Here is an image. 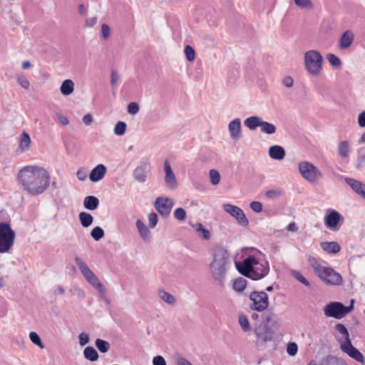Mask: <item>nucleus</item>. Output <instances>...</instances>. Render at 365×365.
I'll use <instances>...</instances> for the list:
<instances>
[{
  "label": "nucleus",
  "instance_id": "obj_1",
  "mask_svg": "<svg viewBox=\"0 0 365 365\" xmlns=\"http://www.w3.org/2000/svg\"><path fill=\"white\" fill-rule=\"evenodd\" d=\"M17 180L24 191L31 195H38L48 187L50 174L42 167L26 165L19 171Z\"/></svg>",
  "mask_w": 365,
  "mask_h": 365
},
{
  "label": "nucleus",
  "instance_id": "obj_2",
  "mask_svg": "<svg viewBox=\"0 0 365 365\" xmlns=\"http://www.w3.org/2000/svg\"><path fill=\"white\" fill-rule=\"evenodd\" d=\"M230 263V255L225 248L215 246L212 249V260L209 268L212 277L220 286L224 284Z\"/></svg>",
  "mask_w": 365,
  "mask_h": 365
},
{
  "label": "nucleus",
  "instance_id": "obj_3",
  "mask_svg": "<svg viewBox=\"0 0 365 365\" xmlns=\"http://www.w3.org/2000/svg\"><path fill=\"white\" fill-rule=\"evenodd\" d=\"M307 259L317 276L326 284L339 285L342 282L340 274L333 269L322 266L319 259L312 255H307Z\"/></svg>",
  "mask_w": 365,
  "mask_h": 365
},
{
  "label": "nucleus",
  "instance_id": "obj_4",
  "mask_svg": "<svg viewBox=\"0 0 365 365\" xmlns=\"http://www.w3.org/2000/svg\"><path fill=\"white\" fill-rule=\"evenodd\" d=\"M238 270L244 276L257 280L267 274L269 267L259 263L253 256H249L238 267Z\"/></svg>",
  "mask_w": 365,
  "mask_h": 365
},
{
  "label": "nucleus",
  "instance_id": "obj_5",
  "mask_svg": "<svg viewBox=\"0 0 365 365\" xmlns=\"http://www.w3.org/2000/svg\"><path fill=\"white\" fill-rule=\"evenodd\" d=\"M304 68L313 76H319L322 71L324 58L317 50H309L304 53Z\"/></svg>",
  "mask_w": 365,
  "mask_h": 365
},
{
  "label": "nucleus",
  "instance_id": "obj_6",
  "mask_svg": "<svg viewBox=\"0 0 365 365\" xmlns=\"http://www.w3.org/2000/svg\"><path fill=\"white\" fill-rule=\"evenodd\" d=\"M75 262L86 281L96 287L101 293H104L106 292L104 285L100 282L99 279L88 267L86 263L78 257L75 258Z\"/></svg>",
  "mask_w": 365,
  "mask_h": 365
},
{
  "label": "nucleus",
  "instance_id": "obj_7",
  "mask_svg": "<svg viewBox=\"0 0 365 365\" xmlns=\"http://www.w3.org/2000/svg\"><path fill=\"white\" fill-rule=\"evenodd\" d=\"M75 262L86 281L96 287L101 293H104L106 292L104 285L100 282L99 279L88 267L86 263L78 257L75 258Z\"/></svg>",
  "mask_w": 365,
  "mask_h": 365
},
{
  "label": "nucleus",
  "instance_id": "obj_8",
  "mask_svg": "<svg viewBox=\"0 0 365 365\" xmlns=\"http://www.w3.org/2000/svg\"><path fill=\"white\" fill-rule=\"evenodd\" d=\"M75 262L86 281L96 287L101 293H104L106 292L104 285L100 282L99 279L88 267L86 263L78 257L75 258Z\"/></svg>",
  "mask_w": 365,
  "mask_h": 365
},
{
  "label": "nucleus",
  "instance_id": "obj_9",
  "mask_svg": "<svg viewBox=\"0 0 365 365\" xmlns=\"http://www.w3.org/2000/svg\"><path fill=\"white\" fill-rule=\"evenodd\" d=\"M15 240V232L10 225L0 222V253L8 252L13 247Z\"/></svg>",
  "mask_w": 365,
  "mask_h": 365
},
{
  "label": "nucleus",
  "instance_id": "obj_10",
  "mask_svg": "<svg viewBox=\"0 0 365 365\" xmlns=\"http://www.w3.org/2000/svg\"><path fill=\"white\" fill-rule=\"evenodd\" d=\"M354 302V300L351 299V304L347 307L340 302H330L324 307V314L327 317H333L338 319H341L353 309Z\"/></svg>",
  "mask_w": 365,
  "mask_h": 365
},
{
  "label": "nucleus",
  "instance_id": "obj_11",
  "mask_svg": "<svg viewBox=\"0 0 365 365\" xmlns=\"http://www.w3.org/2000/svg\"><path fill=\"white\" fill-rule=\"evenodd\" d=\"M299 170L302 176L312 183L316 182L322 176V172L312 163L307 161L299 163Z\"/></svg>",
  "mask_w": 365,
  "mask_h": 365
},
{
  "label": "nucleus",
  "instance_id": "obj_12",
  "mask_svg": "<svg viewBox=\"0 0 365 365\" xmlns=\"http://www.w3.org/2000/svg\"><path fill=\"white\" fill-rule=\"evenodd\" d=\"M249 298L252 302L250 305L252 310L263 312L269 305L268 295L265 292H252Z\"/></svg>",
  "mask_w": 365,
  "mask_h": 365
},
{
  "label": "nucleus",
  "instance_id": "obj_13",
  "mask_svg": "<svg viewBox=\"0 0 365 365\" xmlns=\"http://www.w3.org/2000/svg\"><path fill=\"white\" fill-rule=\"evenodd\" d=\"M223 210L234 217L240 225L246 227L249 225V220L240 207L231 204H225Z\"/></svg>",
  "mask_w": 365,
  "mask_h": 365
},
{
  "label": "nucleus",
  "instance_id": "obj_14",
  "mask_svg": "<svg viewBox=\"0 0 365 365\" xmlns=\"http://www.w3.org/2000/svg\"><path fill=\"white\" fill-rule=\"evenodd\" d=\"M163 167L165 171L164 180L165 186L170 190H175L178 186V182L175 175L173 173L172 168L168 160L164 162Z\"/></svg>",
  "mask_w": 365,
  "mask_h": 365
},
{
  "label": "nucleus",
  "instance_id": "obj_15",
  "mask_svg": "<svg viewBox=\"0 0 365 365\" xmlns=\"http://www.w3.org/2000/svg\"><path fill=\"white\" fill-rule=\"evenodd\" d=\"M173 206L172 200L169 198L158 197L155 202V207L163 217H168Z\"/></svg>",
  "mask_w": 365,
  "mask_h": 365
},
{
  "label": "nucleus",
  "instance_id": "obj_16",
  "mask_svg": "<svg viewBox=\"0 0 365 365\" xmlns=\"http://www.w3.org/2000/svg\"><path fill=\"white\" fill-rule=\"evenodd\" d=\"M341 218L339 212L329 210L328 214L324 217V224L329 230L336 231L339 230L338 225Z\"/></svg>",
  "mask_w": 365,
  "mask_h": 365
},
{
  "label": "nucleus",
  "instance_id": "obj_17",
  "mask_svg": "<svg viewBox=\"0 0 365 365\" xmlns=\"http://www.w3.org/2000/svg\"><path fill=\"white\" fill-rule=\"evenodd\" d=\"M341 348L344 352H346L349 356L356 361L359 362H364L363 355L358 349L352 346L349 338H347V340L341 344Z\"/></svg>",
  "mask_w": 365,
  "mask_h": 365
},
{
  "label": "nucleus",
  "instance_id": "obj_18",
  "mask_svg": "<svg viewBox=\"0 0 365 365\" xmlns=\"http://www.w3.org/2000/svg\"><path fill=\"white\" fill-rule=\"evenodd\" d=\"M345 181L356 194L365 200V184L349 178H345Z\"/></svg>",
  "mask_w": 365,
  "mask_h": 365
},
{
  "label": "nucleus",
  "instance_id": "obj_19",
  "mask_svg": "<svg viewBox=\"0 0 365 365\" xmlns=\"http://www.w3.org/2000/svg\"><path fill=\"white\" fill-rule=\"evenodd\" d=\"M228 130L232 139L239 140L241 135V120L240 118H235L232 120L228 125Z\"/></svg>",
  "mask_w": 365,
  "mask_h": 365
},
{
  "label": "nucleus",
  "instance_id": "obj_20",
  "mask_svg": "<svg viewBox=\"0 0 365 365\" xmlns=\"http://www.w3.org/2000/svg\"><path fill=\"white\" fill-rule=\"evenodd\" d=\"M106 167L103 164H99L95 167L91 172L89 178L92 182H98L103 178L106 173Z\"/></svg>",
  "mask_w": 365,
  "mask_h": 365
},
{
  "label": "nucleus",
  "instance_id": "obj_21",
  "mask_svg": "<svg viewBox=\"0 0 365 365\" xmlns=\"http://www.w3.org/2000/svg\"><path fill=\"white\" fill-rule=\"evenodd\" d=\"M354 41V34L351 31L347 30L340 37L339 47L341 49L349 48Z\"/></svg>",
  "mask_w": 365,
  "mask_h": 365
},
{
  "label": "nucleus",
  "instance_id": "obj_22",
  "mask_svg": "<svg viewBox=\"0 0 365 365\" xmlns=\"http://www.w3.org/2000/svg\"><path fill=\"white\" fill-rule=\"evenodd\" d=\"M255 333L257 337L264 341H271L273 338V331L268 327V325L257 328Z\"/></svg>",
  "mask_w": 365,
  "mask_h": 365
},
{
  "label": "nucleus",
  "instance_id": "obj_23",
  "mask_svg": "<svg viewBox=\"0 0 365 365\" xmlns=\"http://www.w3.org/2000/svg\"><path fill=\"white\" fill-rule=\"evenodd\" d=\"M285 150L280 145H272L269 149V155L274 160H281L285 157Z\"/></svg>",
  "mask_w": 365,
  "mask_h": 365
},
{
  "label": "nucleus",
  "instance_id": "obj_24",
  "mask_svg": "<svg viewBox=\"0 0 365 365\" xmlns=\"http://www.w3.org/2000/svg\"><path fill=\"white\" fill-rule=\"evenodd\" d=\"M321 247L329 254H336L341 250L339 245L336 242H323L321 243Z\"/></svg>",
  "mask_w": 365,
  "mask_h": 365
},
{
  "label": "nucleus",
  "instance_id": "obj_25",
  "mask_svg": "<svg viewBox=\"0 0 365 365\" xmlns=\"http://www.w3.org/2000/svg\"><path fill=\"white\" fill-rule=\"evenodd\" d=\"M31 142V140L29 135L26 132H23L20 135L19 145V148L21 153L26 152L29 150Z\"/></svg>",
  "mask_w": 365,
  "mask_h": 365
},
{
  "label": "nucleus",
  "instance_id": "obj_26",
  "mask_svg": "<svg viewBox=\"0 0 365 365\" xmlns=\"http://www.w3.org/2000/svg\"><path fill=\"white\" fill-rule=\"evenodd\" d=\"M136 227L139 232L140 237L145 241H149L151 238L150 232L147 226L140 220H138L136 221Z\"/></svg>",
  "mask_w": 365,
  "mask_h": 365
},
{
  "label": "nucleus",
  "instance_id": "obj_27",
  "mask_svg": "<svg viewBox=\"0 0 365 365\" xmlns=\"http://www.w3.org/2000/svg\"><path fill=\"white\" fill-rule=\"evenodd\" d=\"M83 205L88 210H94L98 207L99 200L95 196H87L84 198Z\"/></svg>",
  "mask_w": 365,
  "mask_h": 365
},
{
  "label": "nucleus",
  "instance_id": "obj_28",
  "mask_svg": "<svg viewBox=\"0 0 365 365\" xmlns=\"http://www.w3.org/2000/svg\"><path fill=\"white\" fill-rule=\"evenodd\" d=\"M262 120L257 116H251L245 120V125L250 130H255L260 127Z\"/></svg>",
  "mask_w": 365,
  "mask_h": 365
},
{
  "label": "nucleus",
  "instance_id": "obj_29",
  "mask_svg": "<svg viewBox=\"0 0 365 365\" xmlns=\"http://www.w3.org/2000/svg\"><path fill=\"white\" fill-rule=\"evenodd\" d=\"M74 91V83L70 80L67 79L63 81L61 86V92L64 96H68L71 94Z\"/></svg>",
  "mask_w": 365,
  "mask_h": 365
},
{
  "label": "nucleus",
  "instance_id": "obj_30",
  "mask_svg": "<svg viewBox=\"0 0 365 365\" xmlns=\"http://www.w3.org/2000/svg\"><path fill=\"white\" fill-rule=\"evenodd\" d=\"M338 153L339 155L343 158L349 157L350 153V147L348 140H343L339 143Z\"/></svg>",
  "mask_w": 365,
  "mask_h": 365
},
{
  "label": "nucleus",
  "instance_id": "obj_31",
  "mask_svg": "<svg viewBox=\"0 0 365 365\" xmlns=\"http://www.w3.org/2000/svg\"><path fill=\"white\" fill-rule=\"evenodd\" d=\"M79 220L83 227H88L92 225L93 222V217L91 214L88 212H81L79 214Z\"/></svg>",
  "mask_w": 365,
  "mask_h": 365
},
{
  "label": "nucleus",
  "instance_id": "obj_32",
  "mask_svg": "<svg viewBox=\"0 0 365 365\" xmlns=\"http://www.w3.org/2000/svg\"><path fill=\"white\" fill-rule=\"evenodd\" d=\"M134 176L138 181L140 182H145L147 178V171L145 170V167L140 165L136 168V169L134 170Z\"/></svg>",
  "mask_w": 365,
  "mask_h": 365
},
{
  "label": "nucleus",
  "instance_id": "obj_33",
  "mask_svg": "<svg viewBox=\"0 0 365 365\" xmlns=\"http://www.w3.org/2000/svg\"><path fill=\"white\" fill-rule=\"evenodd\" d=\"M83 354L86 359L94 361L98 360V354L97 351L92 346H87L83 351Z\"/></svg>",
  "mask_w": 365,
  "mask_h": 365
},
{
  "label": "nucleus",
  "instance_id": "obj_34",
  "mask_svg": "<svg viewBox=\"0 0 365 365\" xmlns=\"http://www.w3.org/2000/svg\"><path fill=\"white\" fill-rule=\"evenodd\" d=\"M158 295L162 300H163L168 304L173 305L176 302L175 297L173 294L165 290H160L158 292Z\"/></svg>",
  "mask_w": 365,
  "mask_h": 365
},
{
  "label": "nucleus",
  "instance_id": "obj_35",
  "mask_svg": "<svg viewBox=\"0 0 365 365\" xmlns=\"http://www.w3.org/2000/svg\"><path fill=\"white\" fill-rule=\"evenodd\" d=\"M322 365H346L343 361L333 356H327L322 359Z\"/></svg>",
  "mask_w": 365,
  "mask_h": 365
},
{
  "label": "nucleus",
  "instance_id": "obj_36",
  "mask_svg": "<svg viewBox=\"0 0 365 365\" xmlns=\"http://www.w3.org/2000/svg\"><path fill=\"white\" fill-rule=\"evenodd\" d=\"M260 128L262 133L267 134H273L276 132V127L274 125L263 120L261 123Z\"/></svg>",
  "mask_w": 365,
  "mask_h": 365
},
{
  "label": "nucleus",
  "instance_id": "obj_37",
  "mask_svg": "<svg viewBox=\"0 0 365 365\" xmlns=\"http://www.w3.org/2000/svg\"><path fill=\"white\" fill-rule=\"evenodd\" d=\"M96 346L101 353H106L110 347L109 342L101 339L96 340Z\"/></svg>",
  "mask_w": 365,
  "mask_h": 365
},
{
  "label": "nucleus",
  "instance_id": "obj_38",
  "mask_svg": "<svg viewBox=\"0 0 365 365\" xmlns=\"http://www.w3.org/2000/svg\"><path fill=\"white\" fill-rule=\"evenodd\" d=\"M247 286V280L243 277H239L233 283V289L237 292H242Z\"/></svg>",
  "mask_w": 365,
  "mask_h": 365
},
{
  "label": "nucleus",
  "instance_id": "obj_39",
  "mask_svg": "<svg viewBox=\"0 0 365 365\" xmlns=\"http://www.w3.org/2000/svg\"><path fill=\"white\" fill-rule=\"evenodd\" d=\"M357 165L356 167L360 168L364 166L365 163V147L359 148L357 150Z\"/></svg>",
  "mask_w": 365,
  "mask_h": 365
},
{
  "label": "nucleus",
  "instance_id": "obj_40",
  "mask_svg": "<svg viewBox=\"0 0 365 365\" xmlns=\"http://www.w3.org/2000/svg\"><path fill=\"white\" fill-rule=\"evenodd\" d=\"M91 237L96 241L104 237V231L101 227H95L91 232Z\"/></svg>",
  "mask_w": 365,
  "mask_h": 365
},
{
  "label": "nucleus",
  "instance_id": "obj_41",
  "mask_svg": "<svg viewBox=\"0 0 365 365\" xmlns=\"http://www.w3.org/2000/svg\"><path fill=\"white\" fill-rule=\"evenodd\" d=\"M209 175H210V182L213 185H216L220 182V175L217 170H214V169L210 170V173H209Z\"/></svg>",
  "mask_w": 365,
  "mask_h": 365
},
{
  "label": "nucleus",
  "instance_id": "obj_42",
  "mask_svg": "<svg viewBox=\"0 0 365 365\" xmlns=\"http://www.w3.org/2000/svg\"><path fill=\"white\" fill-rule=\"evenodd\" d=\"M126 123L122 121H119L116 123L114 128V133L117 135H123L125 133Z\"/></svg>",
  "mask_w": 365,
  "mask_h": 365
},
{
  "label": "nucleus",
  "instance_id": "obj_43",
  "mask_svg": "<svg viewBox=\"0 0 365 365\" xmlns=\"http://www.w3.org/2000/svg\"><path fill=\"white\" fill-rule=\"evenodd\" d=\"M197 232L199 235H202L204 240H209L210 238V232L207 230L201 223L197 225Z\"/></svg>",
  "mask_w": 365,
  "mask_h": 365
},
{
  "label": "nucleus",
  "instance_id": "obj_44",
  "mask_svg": "<svg viewBox=\"0 0 365 365\" xmlns=\"http://www.w3.org/2000/svg\"><path fill=\"white\" fill-rule=\"evenodd\" d=\"M239 324L244 331L247 332L250 331V325L247 317L244 315L240 316Z\"/></svg>",
  "mask_w": 365,
  "mask_h": 365
},
{
  "label": "nucleus",
  "instance_id": "obj_45",
  "mask_svg": "<svg viewBox=\"0 0 365 365\" xmlns=\"http://www.w3.org/2000/svg\"><path fill=\"white\" fill-rule=\"evenodd\" d=\"M295 4L301 9H311L314 4L311 0H294Z\"/></svg>",
  "mask_w": 365,
  "mask_h": 365
},
{
  "label": "nucleus",
  "instance_id": "obj_46",
  "mask_svg": "<svg viewBox=\"0 0 365 365\" xmlns=\"http://www.w3.org/2000/svg\"><path fill=\"white\" fill-rule=\"evenodd\" d=\"M327 58L332 66L339 67L341 65L340 58L333 53H329Z\"/></svg>",
  "mask_w": 365,
  "mask_h": 365
},
{
  "label": "nucleus",
  "instance_id": "obj_47",
  "mask_svg": "<svg viewBox=\"0 0 365 365\" xmlns=\"http://www.w3.org/2000/svg\"><path fill=\"white\" fill-rule=\"evenodd\" d=\"M31 341L36 345L38 346L41 349H43L44 346L41 341L40 336L37 333L31 331L29 334Z\"/></svg>",
  "mask_w": 365,
  "mask_h": 365
},
{
  "label": "nucleus",
  "instance_id": "obj_48",
  "mask_svg": "<svg viewBox=\"0 0 365 365\" xmlns=\"http://www.w3.org/2000/svg\"><path fill=\"white\" fill-rule=\"evenodd\" d=\"M185 53L186 56V58L188 61H193L195 58V50L189 45H187L185 47Z\"/></svg>",
  "mask_w": 365,
  "mask_h": 365
},
{
  "label": "nucleus",
  "instance_id": "obj_49",
  "mask_svg": "<svg viewBox=\"0 0 365 365\" xmlns=\"http://www.w3.org/2000/svg\"><path fill=\"white\" fill-rule=\"evenodd\" d=\"M292 276L295 279L304 284L305 286L308 287L309 285V281L300 272L297 271H292Z\"/></svg>",
  "mask_w": 365,
  "mask_h": 365
},
{
  "label": "nucleus",
  "instance_id": "obj_50",
  "mask_svg": "<svg viewBox=\"0 0 365 365\" xmlns=\"http://www.w3.org/2000/svg\"><path fill=\"white\" fill-rule=\"evenodd\" d=\"M174 217L175 219L182 221L186 218V212L181 207L177 208L174 212Z\"/></svg>",
  "mask_w": 365,
  "mask_h": 365
},
{
  "label": "nucleus",
  "instance_id": "obj_51",
  "mask_svg": "<svg viewBox=\"0 0 365 365\" xmlns=\"http://www.w3.org/2000/svg\"><path fill=\"white\" fill-rule=\"evenodd\" d=\"M140 110L139 105L137 103L132 102L128 106L127 111L130 115H135Z\"/></svg>",
  "mask_w": 365,
  "mask_h": 365
},
{
  "label": "nucleus",
  "instance_id": "obj_52",
  "mask_svg": "<svg viewBox=\"0 0 365 365\" xmlns=\"http://www.w3.org/2000/svg\"><path fill=\"white\" fill-rule=\"evenodd\" d=\"M17 82L24 88L26 89H28L30 86V83L27 78L23 75H20L17 76Z\"/></svg>",
  "mask_w": 365,
  "mask_h": 365
},
{
  "label": "nucleus",
  "instance_id": "obj_53",
  "mask_svg": "<svg viewBox=\"0 0 365 365\" xmlns=\"http://www.w3.org/2000/svg\"><path fill=\"white\" fill-rule=\"evenodd\" d=\"M336 329L339 333L346 337V340H347V338H349V332L344 325L342 324H337L336 325Z\"/></svg>",
  "mask_w": 365,
  "mask_h": 365
},
{
  "label": "nucleus",
  "instance_id": "obj_54",
  "mask_svg": "<svg viewBox=\"0 0 365 365\" xmlns=\"http://www.w3.org/2000/svg\"><path fill=\"white\" fill-rule=\"evenodd\" d=\"M287 353L291 356H294L297 354L298 351V347L296 343L292 342L289 343L287 346Z\"/></svg>",
  "mask_w": 365,
  "mask_h": 365
},
{
  "label": "nucleus",
  "instance_id": "obj_55",
  "mask_svg": "<svg viewBox=\"0 0 365 365\" xmlns=\"http://www.w3.org/2000/svg\"><path fill=\"white\" fill-rule=\"evenodd\" d=\"M101 34L104 39L109 38L110 34V29L108 24H103L101 26Z\"/></svg>",
  "mask_w": 365,
  "mask_h": 365
},
{
  "label": "nucleus",
  "instance_id": "obj_56",
  "mask_svg": "<svg viewBox=\"0 0 365 365\" xmlns=\"http://www.w3.org/2000/svg\"><path fill=\"white\" fill-rule=\"evenodd\" d=\"M55 119L58 120L63 125H67L69 123L67 117L60 113L56 114Z\"/></svg>",
  "mask_w": 365,
  "mask_h": 365
},
{
  "label": "nucleus",
  "instance_id": "obj_57",
  "mask_svg": "<svg viewBox=\"0 0 365 365\" xmlns=\"http://www.w3.org/2000/svg\"><path fill=\"white\" fill-rule=\"evenodd\" d=\"M148 219H149V225L151 227H155V225L158 223V217L157 214L155 213V212H151L149 215Z\"/></svg>",
  "mask_w": 365,
  "mask_h": 365
},
{
  "label": "nucleus",
  "instance_id": "obj_58",
  "mask_svg": "<svg viewBox=\"0 0 365 365\" xmlns=\"http://www.w3.org/2000/svg\"><path fill=\"white\" fill-rule=\"evenodd\" d=\"M250 208L256 212H260L262 209V205L260 202L253 201L250 205Z\"/></svg>",
  "mask_w": 365,
  "mask_h": 365
},
{
  "label": "nucleus",
  "instance_id": "obj_59",
  "mask_svg": "<svg viewBox=\"0 0 365 365\" xmlns=\"http://www.w3.org/2000/svg\"><path fill=\"white\" fill-rule=\"evenodd\" d=\"M79 344L81 346H85L86 344L89 342V336L87 334L81 333L78 336Z\"/></svg>",
  "mask_w": 365,
  "mask_h": 365
},
{
  "label": "nucleus",
  "instance_id": "obj_60",
  "mask_svg": "<svg viewBox=\"0 0 365 365\" xmlns=\"http://www.w3.org/2000/svg\"><path fill=\"white\" fill-rule=\"evenodd\" d=\"M281 195V191L278 190H269L265 192V196L269 198H274Z\"/></svg>",
  "mask_w": 365,
  "mask_h": 365
},
{
  "label": "nucleus",
  "instance_id": "obj_61",
  "mask_svg": "<svg viewBox=\"0 0 365 365\" xmlns=\"http://www.w3.org/2000/svg\"><path fill=\"white\" fill-rule=\"evenodd\" d=\"M175 361L176 365H192L187 359L180 356H176Z\"/></svg>",
  "mask_w": 365,
  "mask_h": 365
},
{
  "label": "nucleus",
  "instance_id": "obj_62",
  "mask_svg": "<svg viewBox=\"0 0 365 365\" xmlns=\"http://www.w3.org/2000/svg\"><path fill=\"white\" fill-rule=\"evenodd\" d=\"M153 365H166V361L162 356H156L153 359Z\"/></svg>",
  "mask_w": 365,
  "mask_h": 365
},
{
  "label": "nucleus",
  "instance_id": "obj_63",
  "mask_svg": "<svg viewBox=\"0 0 365 365\" xmlns=\"http://www.w3.org/2000/svg\"><path fill=\"white\" fill-rule=\"evenodd\" d=\"M119 80V75L116 71L113 70L110 75V83L113 86H115Z\"/></svg>",
  "mask_w": 365,
  "mask_h": 365
},
{
  "label": "nucleus",
  "instance_id": "obj_64",
  "mask_svg": "<svg viewBox=\"0 0 365 365\" xmlns=\"http://www.w3.org/2000/svg\"><path fill=\"white\" fill-rule=\"evenodd\" d=\"M358 123L360 127H365V111L361 112L358 117Z\"/></svg>",
  "mask_w": 365,
  "mask_h": 365
}]
</instances>
